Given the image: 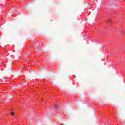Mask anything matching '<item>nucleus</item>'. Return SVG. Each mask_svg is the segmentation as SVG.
<instances>
[{
    "mask_svg": "<svg viewBox=\"0 0 125 125\" xmlns=\"http://www.w3.org/2000/svg\"><path fill=\"white\" fill-rule=\"evenodd\" d=\"M55 108H56V105H55Z\"/></svg>",
    "mask_w": 125,
    "mask_h": 125,
    "instance_id": "7ed1b4c3",
    "label": "nucleus"
},
{
    "mask_svg": "<svg viewBox=\"0 0 125 125\" xmlns=\"http://www.w3.org/2000/svg\"><path fill=\"white\" fill-rule=\"evenodd\" d=\"M109 21H111V19H109Z\"/></svg>",
    "mask_w": 125,
    "mask_h": 125,
    "instance_id": "f03ea898",
    "label": "nucleus"
},
{
    "mask_svg": "<svg viewBox=\"0 0 125 125\" xmlns=\"http://www.w3.org/2000/svg\"><path fill=\"white\" fill-rule=\"evenodd\" d=\"M11 115L12 116H14V112H11Z\"/></svg>",
    "mask_w": 125,
    "mask_h": 125,
    "instance_id": "f257e3e1",
    "label": "nucleus"
},
{
    "mask_svg": "<svg viewBox=\"0 0 125 125\" xmlns=\"http://www.w3.org/2000/svg\"><path fill=\"white\" fill-rule=\"evenodd\" d=\"M85 20L86 21V20H87V19H85Z\"/></svg>",
    "mask_w": 125,
    "mask_h": 125,
    "instance_id": "39448f33",
    "label": "nucleus"
},
{
    "mask_svg": "<svg viewBox=\"0 0 125 125\" xmlns=\"http://www.w3.org/2000/svg\"><path fill=\"white\" fill-rule=\"evenodd\" d=\"M60 125H63V124H61Z\"/></svg>",
    "mask_w": 125,
    "mask_h": 125,
    "instance_id": "20e7f679",
    "label": "nucleus"
}]
</instances>
